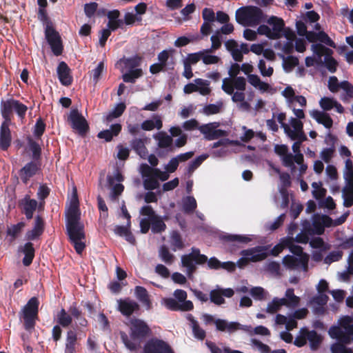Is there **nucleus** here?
<instances>
[{"label":"nucleus","mask_w":353,"mask_h":353,"mask_svg":"<svg viewBox=\"0 0 353 353\" xmlns=\"http://www.w3.org/2000/svg\"><path fill=\"white\" fill-rule=\"evenodd\" d=\"M66 233L69 241L73 245L76 252L81 254L85 248L83 241L85 239L84 225L81 222L79 202L76 193L74 194L66 212Z\"/></svg>","instance_id":"1"},{"label":"nucleus","mask_w":353,"mask_h":353,"mask_svg":"<svg viewBox=\"0 0 353 353\" xmlns=\"http://www.w3.org/2000/svg\"><path fill=\"white\" fill-rule=\"evenodd\" d=\"M268 25H260L257 32L260 35H265L270 39H279L285 37L287 41L284 44H305L302 39H297L295 32L289 27H285L283 19L276 16H271L265 19Z\"/></svg>","instance_id":"2"},{"label":"nucleus","mask_w":353,"mask_h":353,"mask_svg":"<svg viewBox=\"0 0 353 353\" xmlns=\"http://www.w3.org/2000/svg\"><path fill=\"white\" fill-rule=\"evenodd\" d=\"M129 335L120 332V336L125 347L130 351H137L141 345L152 334L149 325L142 319L132 318L129 321Z\"/></svg>","instance_id":"3"},{"label":"nucleus","mask_w":353,"mask_h":353,"mask_svg":"<svg viewBox=\"0 0 353 353\" xmlns=\"http://www.w3.org/2000/svg\"><path fill=\"white\" fill-rule=\"evenodd\" d=\"M208 263V268L210 270H219L221 261L215 256L209 259L205 254H201L199 248L192 247L191 252L183 254L181 256V265L186 268V273L190 277L196 270V265H203Z\"/></svg>","instance_id":"4"},{"label":"nucleus","mask_w":353,"mask_h":353,"mask_svg":"<svg viewBox=\"0 0 353 353\" xmlns=\"http://www.w3.org/2000/svg\"><path fill=\"white\" fill-rule=\"evenodd\" d=\"M266 15L257 6H247L239 8L235 13L236 22L244 26H256L265 21Z\"/></svg>","instance_id":"5"},{"label":"nucleus","mask_w":353,"mask_h":353,"mask_svg":"<svg viewBox=\"0 0 353 353\" xmlns=\"http://www.w3.org/2000/svg\"><path fill=\"white\" fill-rule=\"evenodd\" d=\"M28 107L19 101L13 98L7 100L1 99L0 103V111L3 119L2 122L12 123L14 111L19 118L24 119Z\"/></svg>","instance_id":"6"},{"label":"nucleus","mask_w":353,"mask_h":353,"mask_svg":"<svg viewBox=\"0 0 353 353\" xmlns=\"http://www.w3.org/2000/svg\"><path fill=\"white\" fill-rule=\"evenodd\" d=\"M39 305V299L33 296L22 308L19 317L23 320L25 330L31 331L34 329L36 320L38 319Z\"/></svg>","instance_id":"7"},{"label":"nucleus","mask_w":353,"mask_h":353,"mask_svg":"<svg viewBox=\"0 0 353 353\" xmlns=\"http://www.w3.org/2000/svg\"><path fill=\"white\" fill-rule=\"evenodd\" d=\"M296 29L300 37H304L309 43L312 44H335L324 31H319V32L308 31L305 22L303 21L299 20L296 21Z\"/></svg>","instance_id":"8"},{"label":"nucleus","mask_w":353,"mask_h":353,"mask_svg":"<svg viewBox=\"0 0 353 353\" xmlns=\"http://www.w3.org/2000/svg\"><path fill=\"white\" fill-rule=\"evenodd\" d=\"M68 120L79 136L85 137L87 135L90 130L88 123L77 109L70 111Z\"/></svg>","instance_id":"9"},{"label":"nucleus","mask_w":353,"mask_h":353,"mask_svg":"<svg viewBox=\"0 0 353 353\" xmlns=\"http://www.w3.org/2000/svg\"><path fill=\"white\" fill-rule=\"evenodd\" d=\"M143 353H174L171 346L162 339L152 338L143 347Z\"/></svg>","instance_id":"10"},{"label":"nucleus","mask_w":353,"mask_h":353,"mask_svg":"<svg viewBox=\"0 0 353 353\" xmlns=\"http://www.w3.org/2000/svg\"><path fill=\"white\" fill-rule=\"evenodd\" d=\"M41 161L32 160L28 162L19 171L20 179L23 184L26 185L30 179L39 174L41 171Z\"/></svg>","instance_id":"11"},{"label":"nucleus","mask_w":353,"mask_h":353,"mask_svg":"<svg viewBox=\"0 0 353 353\" xmlns=\"http://www.w3.org/2000/svg\"><path fill=\"white\" fill-rule=\"evenodd\" d=\"M234 30V26L228 22L224 23L220 30H217L214 34L212 35L210 40L211 44H238L234 39H226V35L230 34Z\"/></svg>","instance_id":"12"},{"label":"nucleus","mask_w":353,"mask_h":353,"mask_svg":"<svg viewBox=\"0 0 353 353\" xmlns=\"http://www.w3.org/2000/svg\"><path fill=\"white\" fill-rule=\"evenodd\" d=\"M270 248V245H257L252 248L242 250L241 254L244 256H249V259L252 262H259L268 257L269 255L268 251Z\"/></svg>","instance_id":"13"},{"label":"nucleus","mask_w":353,"mask_h":353,"mask_svg":"<svg viewBox=\"0 0 353 353\" xmlns=\"http://www.w3.org/2000/svg\"><path fill=\"white\" fill-rule=\"evenodd\" d=\"M221 88L229 95L234 92V89L239 91H245L246 88V80L243 77L233 79L225 78L223 80Z\"/></svg>","instance_id":"14"},{"label":"nucleus","mask_w":353,"mask_h":353,"mask_svg":"<svg viewBox=\"0 0 353 353\" xmlns=\"http://www.w3.org/2000/svg\"><path fill=\"white\" fill-rule=\"evenodd\" d=\"M309 256H303L301 258L292 255H286L283 259V264L288 269L295 270L302 267L305 271L307 270Z\"/></svg>","instance_id":"15"},{"label":"nucleus","mask_w":353,"mask_h":353,"mask_svg":"<svg viewBox=\"0 0 353 353\" xmlns=\"http://www.w3.org/2000/svg\"><path fill=\"white\" fill-rule=\"evenodd\" d=\"M45 229V222L43 219L37 215L34 218V226L32 230H28L25 235L26 240L30 242L39 239L43 234Z\"/></svg>","instance_id":"16"},{"label":"nucleus","mask_w":353,"mask_h":353,"mask_svg":"<svg viewBox=\"0 0 353 353\" xmlns=\"http://www.w3.org/2000/svg\"><path fill=\"white\" fill-rule=\"evenodd\" d=\"M118 310L125 316H130L140 310L139 305L130 298L117 300Z\"/></svg>","instance_id":"17"},{"label":"nucleus","mask_w":353,"mask_h":353,"mask_svg":"<svg viewBox=\"0 0 353 353\" xmlns=\"http://www.w3.org/2000/svg\"><path fill=\"white\" fill-rule=\"evenodd\" d=\"M37 205V201L34 199H30L29 195H26L23 199L19 201V207L21 210V213L26 216L28 220L33 218Z\"/></svg>","instance_id":"18"},{"label":"nucleus","mask_w":353,"mask_h":353,"mask_svg":"<svg viewBox=\"0 0 353 353\" xmlns=\"http://www.w3.org/2000/svg\"><path fill=\"white\" fill-rule=\"evenodd\" d=\"M234 294V290L232 288H219L214 289L210 292V301L215 305H221L225 303V299L223 296L227 298H231Z\"/></svg>","instance_id":"19"},{"label":"nucleus","mask_w":353,"mask_h":353,"mask_svg":"<svg viewBox=\"0 0 353 353\" xmlns=\"http://www.w3.org/2000/svg\"><path fill=\"white\" fill-rule=\"evenodd\" d=\"M11 123L2 122L0 126V150L7 151L12 143Z\"/></svg>","instance_id":"20"},{"label":"nucleus","mask_w":353,"mask_h":353,"mask_svg":"<svg viewBox=\"0 0 353 353\" xmlns=\"http://www.w3.org/2000/svg\"><path fill=\"white\" fill-rule=\"evenodd\" d=\"M57 72L60 83L65 86H69L72 83L73 77L71 75V70L64 61H61L57 67Z\"/></svg>","instance_id":"21"},{"label":"nucleus","mask_w":353,"mask_h":353,"mask_svg":"<svg viewBox=\"0 0 353 353\" xmlns=\"http://www.w3.org/2000/svg\"><path fill=\"white\" fill-rule=\"evenodd\" d=\"M165 307L172 311H191L194 308V305L191 301H187L179 303L175 299L167 298L164 299Z\"/></svg>","instance_id":"22"},{"label":"nucleus","mask_w":353,"mask_h":353,"mask_svg":"<svg viewBox=\"0 0 353 353\" xmlns=\"http://www.w3.org/2000/svg\"><path fill=\"white\" fill-rule=\"evenodd\" d=\"M19 252L24 255L22 263L24 266H30L35 256V249L32 242L28 241L19 247Z\"/></svg>","instance_id":"23"},{"label":"nucleus","mask_w":353,"mask_h":353,"mask_svg":"<svg viewBox=\"0 0 353 353\" xmlns=\"http://www.w3.org/2000/svg\"><path fill=\"white\" fill-rule=\"evenodd\" d=\"M214 123L205 124L199 128L200 132L205 135L208 140H214L224 135V131L216 129V125Z\"/></svg>","instance_id":"24"},{"label":"nucleus","mask_w":353,"mask_h":353,"mask_svg":"<svg viewBox=\"0 0 353 353\" xmlns=\"http://www.w3.org/2000/svg\"><path fill=\"white\" fill-rule=\"evenodd\" d=\"M154 139L158 141V147L161 149H166L168 152L174 151L172 145L173 139L165 132H159L154 136Z\"/></svg>","instance_id":"25"},{"label":"nucleus","mask_w":353,"mask_h":353,"mask_svg":"<svg viewBox=\"0 0 353 353\" xmlns=\"http://www.w3.org/2000/svg\"><path fill=\"white\" fill-rule=\"evenodd\" d=\"M312 117L319 124H322L326 128H331L333 125V120L329 114L324 111L313 110L311 112Z\"/></svg>","instance_id":"26"},{"label":"nucleus","mask_w":353,"mask_h":353,"mask_svg":"<svg viewBox=\"0 0 353 353\" xmlns=\"http://www.w3.org/2000/svg\"><path fill=\"white\" fill-rule=\"evenodd\" d=\"M216 330L221 332H233L241 329V325L237 322L228 323L227 321L218 319L214 321Z\"/></svg>","instance_id":"27"},{"label":"nucleus","mask_w":353,"mask_h":353,"mask_svg":"<svg viewBox=\"0 0 353 353\" xmlns=\"http://www.w3.org/2000/svg\"><path fill=\"white\" fill-rule=\"evenodd\" d=\"M326 141L330 142L331 147L324 148L321 152V157L325 163H329L335 151L334 144L336 141L335 136L329 133L326 137Z\"/></svg>","instance_id":"28"},{"label":"nucleus","mask_w":353,"mask_h":353,"mask_svg":"<svg viewBox=\"0 0 353 353\" xmlns=\"http://www.w3.org/2000/svg\"><path fill=\"white\" fill-rule=\"evenodd\" d=\"M135 294L137 299L145 306L147 310H150L152 307V302L147 290L142 286H137L135 288Z\"/></svg>","instance_id":"29"},{"label":"nucleus","mask_w":353,"mask_h":353,"mask_svg":"<svg viewBox=\"0 0 353 353\" xmlns=\"http://www.w3.org/2000/svg\"><path fill=\"white\" fill-rule=\"evenodd\" d=\"M77 342V334L70 330L66 333L65 353H75Z\"/></svg>","instance_id":"30"},{"label":"nucleus","mask_w":353,"mask_h":353,"mask_svg":"<svg viewBox=\"0 0 353 353\" xmlns=\"http://www.w3.org/2000/svg\"><path fill=\"white\" fill-rule=\"evenodd\" d=\"M27 141L28 149L32 154V160L41 161L42 153L41 145L30 137L27 138Z\"/></svg>","instance_id":"31"},{"label":"nucleus","mask_w":353,"mask_h":353,"mask_svg":"<svg viewBox=\"0 0 353 353\" xmlns=\"http://www.w3.org/2000/svg\"><path fill=\"white\" fill-rule=\"evenodd\" d=\"M45 34L48 44H62L59 32L51 25L46 26Z\"/></svg>","instance_id":"32"},{"label":"nucleus","mask_w":353,"mask_h":353,"mask_svg":"<svg viewBox=\"0 0 353 353\" xmlns=\"http://www.w3.org/2000/svg\"><path fill=\"white\" fill-rule=\"evenodd\" d=\"M68 312L75 319L80 326L87 327L88 323L86 319L82 315V312L79 310L76 303H73L69 307Z\"/></svg>","instance_id":"33"},{"label":"nucleus","mask_w":353,"mask_h":353,"mask_svg":"<svg viewBox=\"0 0 353 353\" xmlns=\"http://www.w3.org/2000/svg\"><path fill=\"white\" fill-rule=\"evenodd\" d=\"M26 226V223L23 221H21L17 223V224L12 225L10 227H8L6 230L7 236H10V241H14L22 230Z\"/></svg>","instance_id":"34"},{"label":"nucleus","mask_w":353,"mask_h":353,"mask_svg":"<svg viewBox=\"0 0 353 353\" xmlns=\"http://www.w3.org/2000/svg\"><path fill=\"white\" fill-rule=\"evenodd\" d=\"M73 316L68 314L63 308L61 309L57 314V322L63 327H68L72 323Z\"/></svg>","instance_id":"35"},{"label":"nucleus","mask_w":353,"mask_h":353,"mask_svg":"<svg viewBox=\"0 0 353 353\" xmlns=\"http://www.w3.org/2000/svg\"><path fill=\"white\" fill-rule=\"evenodd\" d=\"M307 340H308L310 348L312 350H316L319 348L322 342V338L315 330H308L306 328Z\"/></svg>","instance_id":"36"},{"label":"nucleus","mask_w":353,"mask_h":353,"mask_svg":"<svg viewBox=\"0 0 353 353\" xmlns=\"http://www.w3.org/2000/svg\"><path fill=\"white\" fill-rule=\"evenodd\" d=\"M130 145L132 149L141 158H145L148 154V150L143 139H134L131 141Z\"/></svg>","instance_id":"37"},{"label":"nucleus","mask_w":353,"mask_h":353,"mask_svg":"<svg viewBox=\"0 0 353 353\" xmlns=\"http://www.w3.org/2000/svg\"><path fill=\"white\" fill-rule=\"evenodd\" d=\"M151 221V230L154 234H159L164 232L166 229V225L163 221L161 216L157 215L153 216Z\"/></svg>","instance_id":"38"},{"label":"nucleus","mask_w":353,"mask_h":353,"mask_svg":"<svg viewBox=\"0 0 353 353\" xmlns=\"http://www.w3.org/2000/svg\"><path fill=\"white\" fill-rule=\"evenodd\" d=\"M288 300L285 298H274L271 302L268 304L266 312L269 314L276 313L280 310L281 307L288 304Z\"/></svg>","instance_id":"39"},{"label":"nucleus","mask_w":353,"mask_h":353,"mask_svg":"<svg viewBox=\"0 0 353 353\" xmlns=\"http://www.w3.org/2000/svg\"><path fill=\"white\" fill-rule=\"evenodd\" d=\"M329 334L332 338L336 339L339 342L350 343V340L345 335L344 331L339 327H332L329 330Z\"/></svg>","instance_id":"40"},{"label":"nucleus","mask_w":353,"mask_h":353,"mask_svg":"<svg viewBox=\"0 0 353 353\" xmlns=\"http://www.w3.org/2000/svg\"><path fill=\"white\" fill-rule=\"evenodd\" d=\"M284 132L292 139L303 143L307 140V136L303 131L291 132L290 128L287 124H283Z\"/></svg>","instance_id":"41"},{"label":"nucleus","mask_w":353,"mask_h":353,"mask_svg":"<svg viewBox=\"0 0 353 353\" xmlns=\"http://www.w3.org/2000/svg\"><path fill=\"white\" fill-rule=\"evenodd\" d=\"M226 145V141L225 140H219L215 143H214L212 145V148H217L221 146H223L218 150H214L211 152V155L213 157H223L228 153L227 148L224 146Z\"/></svg>","instance_id":"42"},{"label":"nucleus","mask_w":353,"mask_h":353,"mask_svg":"<svg viewBox=\"0 0 353 353\" xmlns=\"http://www.w3.org/2000/svg\"><path fill=\"white\" fill-rule=\"evenodd\" d=\"M341 326L345 330V335L351 341L350 337L353 334V322L350 316H345L341 319Z\"/></svg>","instance_id":"43"},{"label":"nucleus","mask_w":353,"mask_h":353,"mask_svg":"<svg viewBox=\"0 0 353 353\" xmlns=\"http://www.w3.org/2000/svg\"><path fill=\"white\" fill-rule=\"evenodd\" d=\"M143 75V70L141 68L130 70L128 72L125 73L122 78L123 81L126 83H134L137 79Z\"/></svg>","instance_id":"44"},{"label":"nucleus","mask_w":353,"mask_h":353,"mask_svg":"<svg viewBox=\"0 0 353 353\" xmlns=\"http://www.w3.org/2000/svg\"><path fill=\"white\" fill-rule=\"evenodd\" d=\"M126 105L124 103L121 102L118 103L115 108L110 111L106 116V121L108 122L112 121L114 119L121 117L124 112Z\"/></svg>","instance_id":"45"},{"label":"nucleus","mask_w":353,"mask_h":353,"mask_svg":"<svg viewBox=\"0 0 353 353\" xmlns=\"http://www.w3.org/2000/svg\"><path fill=\"white\" fill-rule=\"evenodd\" d=\"M170 243L173 251H176L177 249L182 250L184 248L181 236L178 231H172L170 236Z\"/></svg>","instance_id":"46"},{"label":"nucleus","mask_w":353,"mask_h":353,"mask_svg":"<svg viewBox=\"0 0 353 353\" xmlns=\"http://www.w3.org/2000/svg\"><path fill=\"white\" fill-rule=\"evenodd\" d=\"M280 56L283 59V67L286 72L292 71L299 64V59L295 57L288 56L285 57L283 55Z\"/></svg>","instance_id":"47"},{"label":"nucleus","mask_w":353,"mask_h":353,"mask_svg":"<svg viewBox=\"0 0 353 353\" xmlns=\"http://www.w3.org/2000/svg\"><path fill=\"white\" fill-rule=\"evenodd\" d=\"M209 155L207 154H201L197 157L195 159L190 161L187 168V172L188 174H192L195 170H196L202 163L208 158Z\"/></svg>","instance_id":"48"},{"label":"nucleus","mask_w":353,"mask_h":353,"mask_svg":"<svg viewBox=\"0 0 353 353\" xmlns=\"http://www.w3.org/2000/svg\"><path fill=\"white\" fill-rule=\"evenodd\" d=\"M159 256L163 262L168 265L172 264L174 259V256L170 252L168 248L165 245L160 247Z\"/></svg>","instance_id":"49"},{"label":"nucleus","mask_w":353,"mask_h":353,"mask_svg":"<svg viewBox=\"0 0 353 353\" xmlns=\"http://www.w3.org/2000/svg\"><path fill=\"white\" fill-rule=\"evenodd\" d=\"M221 239L228 242L237 241L243 243H248L251 241L249 236L240 234H225L222 236Z\"/></svg>","instance_id":"50"},{"label":"nucleus","mask_w":353,"mask_h":353,"mask_svg":"<svg viewBox=\"0 0 353 353\" xmlns=\"http://www.w3.org/2000/svg\"><path fill=\"white\" fill-rule=\"evenodd\" d=\"M196 201L193 196H188L183 199V209L185 213H192L196 210Z\"/></svg>","instance_id":"51"},{"label":"nucleus","mask_w":353,"mask_h":353,"mask_svg":"<svg viewBox=\"0 0 353 353\" xmlns=\"http://www.w3.org/2000/svg\"><path fill=\"white\" fill-rule=\"evenodd\" d=\"M169 36V34L164 31L153 30L150 34V37L157 43L170 42Z\"/></svg>","instance_id":"52"},{"label":"nucleus","mask_w":353,"mask_h":353,"mask_svg":"<svg viewBox=\"0 0 353 353\" xmlns=\"http://www.w3.org/2000/svg\"><path fill=\"white\" fill-rule=\"evenodd\" d=\"M46 125L42 118L39 117L37 119L34 126L33 134L37 139H41L45 132Z\"/></svg>","instance_id":"53"},{"label":"nucleus","mask_w":353,"mask_h":353,"mask_svg":"<svg viewBox=\"0 0 353 353\" xmlns=\"http://www.w3.org/2000/svg\"><path fill=\"white\" fill-rule=\"evenodd\" d=\"M293 288H288L285 292L286 299L288 300L287 306H297L299 303L300 299L294 294Z\"/></svg>","instance_id":"54"},{"label":"nucleus","mask_w":353,"mask_h":353,"mask_svg":"<svg viewBox=\"0 0 353 353\" xmlns=\"http://www.w3.org/2000/svg\"><path fill=\"white\" fill-rule=\"evenodd\" d=\"M223 108L221 101L217 102L216 104H208L203 108V113L206 115L215 114L221 112Z\"/></svg>","instance_id":"55"},{"label":"nucleus","mask_w":353,"mask_h":353,"mask_svg":"<svg viewBox=\"0 0 353 353\" xmlns=\"http://www.w3.org/2000/svg\"><path fill=\"white\" fill-rule=\"evenodd\" d=\"M226 49L230 52L233 59L236 61L241 62L243 61V55L239 48V46H225Z\"/></svg>","instance_id":"56"},{"label":"nucleus","mask_w":353,"mask_h":353,"mask_svg":"<svg viewBox=\"0 0 353 353\" xmlns=\"http://www.w3.org/2000/svg\"><path fill=\"white\" fill-rule=\"evenodd\" d=\"M312 50L318 57V59L321 61V57L323 56L325 57L327 54H332V51L326 48L325 46H312Z\"/></svg>","instance_id":"57"},{"label":"nucleus","mask_w":353,"mask_h":353,"mask_svg":"<svg viewBox=\"0 0 353 353\" xmlns=\"http://www.w3.org/2000/svg\"><path fill=\"white\" fill-rule=\"evenodd\" d=\"M343 256V252L341 250L330 252L324 259L325 263L330 264L339 261Z\"/></svg>","instance_id":"58"},{"label":"nucleus","mask_w":353,"mask_h":353,"mask_svg":"<svg viewBox=\"0 0 353 353\" xmlns=\"http://www.w3.org/2000/svg\"><path fill=\"white\" fill-rule=\"evenodd\" d=\"M306 332V327H303L299 331V334L295 338V340L294 341V344L299 347H301L304 346L307 343V334Z\"/></svg>","instance_id":"59"},{"label":"nucleus","mask_w":353,"mask_h":353,"mask_svg":"<svg viewBox=\"0 0 353 353\" xmlns=\"http://www.w3.org/2000/svg\"><path fill=\"white\" fill-rule=\"evenodd\" d=\"M325 67L332 73L335 72L337 67V61L331 56V54H327L324 58Z\"/></svg>","instance_id":"60"},{"label":"nucleus","mask_w":353,"mask_h":353,"mask_svg":"<svg viewBox=\"0 0 353 353\" xmlns=\"http://www.w3.org/2000/svg\"><path fill=\"white\" fill-rule=\"evenodd\" d=\"M203 22L213 23L216 21L215 13L212 8H205L202 11Z\"/></svg>","instance_id":"61"},{"label":"nucleus","mask_w":353,"mask_h":353,"mask_svg":"<svg viewBox=\"0 0 353 353\" xmlns=\"http://www.w3.org/2000/svg\"><path fill=\"white\" fill-rule=\"evenodd\" d=\"M343 205L350 208L353 205V191L343 189Z\"/></svg>","instance_id":"62"},{"label":"nucleus","mask_w":353,"mask_h":353,"mask_svg":"<svg viewBox=\"0 0 353 353\" xmlns=\"http://www.w3.org/2000/svg\"><path fill=\"white\" fill-rule=\"evenodd\" d=\"M141 62V57L136 55L132 57L128 58L125 61V65L129 68L130 70L136 69L135 68L140 65Z\"/></svg>","instance_id":"63"},{"label":"nucleus","mask_w":353,"mask_h":353,"mask_svg":"<svg viewBox=\"0 0 353 353\" xmlns=\"http://www.w3.org/2000/svg\"><path fill=\"white\" fill-rule=\"evenodd\" d=\"M336 100L324 97L320 100V105L324 111H328L334 108Z\"/></svg>","instance_id":"64"}]
</instances>
